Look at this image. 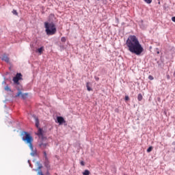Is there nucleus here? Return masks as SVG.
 I'll list each match as a JSON object with an SVG mask.
<instances>
[{
    "label": "nucleus",
    "instance_id": "obj_25",
    "mask_svg": "<svg viewBox=\"0 0 175 175\" xmlns=\"http://www.w3.org/2000/svg\"><path fill=\"white\" fill-rule=\"evenodd\" d=\"M167 80H170V75H167Z\"/></svg>",
    "mask_w": 175,
    "mask_h": 175
},
{
    "label": "nucleus",
    "instance_id": "obj_21",
    "mask_svg": "<svg viewBox=\"0 0 175 175\" xmlns=\"http://www.w3.org/2000/svg\"><path fill=\"white\" fill-rule=\"evenodd\" d=\"M148 79L149 80H154V77H152V75H149Z\"/></svg>",
    "mask_w": 175,
    "mask_h": 175
},
{
    "label": "nucleus",
    "instance_id": "obj_10",
    "mask_svg": "<svg viewBox=\"0 0 175 175\" xmlns=\"http://www.w3.org/2000/svg\"><path fill=\"white\" fill-rule=\"evenodd\" d=\"M38 53H39L40 55H42L43 51H44V46H41L38 49H37Z\"/></svg>",
    "mask_w": 175,
    "mask_h": 175
},
{
    "label": "nucleus",
    "instance_id": "obj_13",
    "mask_svg": "<svg viewBox=\"0 0 175 175\" xmlns=\"http://www.w3.org/2000/svg\"><path fill=\"white\" fill-rule=\"evenodd\" d=\"M32 151L33 152L31 153V157H36V155H37L36 150H35V151L32 150Z\"/></svg>",
    "mask_w": 175,
    "mask_h": 175
},
{
    "label": "nucleus",
    "instance_id": "obj_9",
    "mask_svg": "<svg viewBox=\"0 0 175 175\" xmlns=\"http://www.w3.org/2000/svg\"><path fill=\"white\" fill-rule=\"evenodd\" d=\"M2 61H5V62L9 63L10 59L6 55H3L2 57Z\"/></svg>",
    "mask_w": 175,
    "mask_h": 175
},
{
    "label": "nucleus",
    "instance_id": "obj_3",
    "mask_svg": "<svg viewBox=\"0 0 175 175\" xmlns=\"http://www.w3.org/2000/svg\"><path fill=\"white\" fill-rule=\"evenodd\" d=\"M44 27L46 35H55L57 33V27H55V24H54V23L45 22Z\"/></svg>",
    "mask_w": 175,
    "mask_h": 175
},
{
    "label": "nucleus",
    "instance_id": "obj_28",
    "mask_svg": "<svg viewBox=\"0 0 175 175\" xmlns=\"http://www.w3.org/2000/svg\"><path fill=\"white\" fill-rule=\"evenodd\" d=\"M96 80H97V81L99 80V78H96Z\"/></svg>",
    "mask_w": 175,
    "mask_h": 175
},
{
    "label": "nucleus",
    "instance_id": "obj_22",
    "mask_svg": "<svg viewBox=\"0 0 175 175\" xmlns=\"http://www.w3.org/2000/svg\"><path fill=\"white\" fill-rule=\"evenodd\" d=\"M38 175H43V173L42 172V170L38 171Z\"/></svg>",
    "mask_w": 175,
    "mask_h": 175
},
{
    "label": "nucleus",
    "instance_id": "obj_18",
    "mask_svg": "<svg viewBox=\"0 0 175 175\" xmlns=\"http://www.w3.org/2000/svg\"><path fill=\"white\" fill-rule=\"evenodd\" d=\"M5 91H11L10 88H9V86H8V85L5 87Z\"/></svg>",
    "mask_w": 175,
    "mask_h": 175
},
{
    "label": "nucleus",
    "instance_id": "obj_11",
    "mask_svg": "<svg viewBox=\"0 0 175 175\" xmlns=\"http://www.w3.org/2000/svg\"><path fill=\"white\" fill-rule=\"evenodd\" d=\"M137 100H139V102L143 100V95H142V94H139L137 96Z\"/></svg>",
    "mask_w": 175,
    "mask_h": 175
},
{
    "label": "nucleus",
    "instance_id": "obj_8",
    "mask_svg": "<svg viewBox=\"0 0 175 175\" xmlns=\"http://www.w3.org/2000/svg\"><path fill=\"white\" fill-rule=\"evenodd\" d=\"M39 146H40V148H42V150H44V149H46V147H48L49 144L41 143L39 144Z\"/></svg>",
    "mask_w": 175,
    "mask_h": 175
},
{
    "label": "nucleus",
    "instance_id": "obj_19",
    "mask_svg": "<svg viewBox=\"0 0 175 175\" xmlns=\"http://www.w3.org/2000/svg\"><path fill=\"white\" fill-rule=\"evenodd\" d=\"M12 13H13V14H15L16 16H17V14H18V13L17 12V11L15 10H14L12 11Z\"/></svg>",
    "mask_w": 175,
    "mask_h": 175
},
{
    "label": "nucleus",
    "instance_id": "obj_2",
    "mask_svg": "<svg viewBox=\"0 0 175 175\" xmlns=\"http://www.w3.org/2000/svg\"><path fill=\"white\" fill-rule=\"evenodd\" d=\"M22 140L26 143V144H29V147L31 151H33V138L29 133L26 131H23L21 133Z\"/></svg>",
    "mask_w": 175,
    "mask_h": 175
},
{
    "label": "nucleus",
    "instance_id": "obj_7",
    "mask_svg": "<svg viewBox=\"0 0 175 175\" xmlns=\"http://www.w3.org/2000/svg\"><path fill=\"white\" fill-rule=\"evenodd\" d=\"M57 122L60 124H64V122H65V120L61 116H58L57 118Z\"/></svg>",
    "mask_w": 175,
    "mask_h": 175
},
{
    "label": "nucleus",
    "instance_id": "obj_4",
    "mask_svg": "<svg viewBox=\"0 0 175 175\" xmlns=\"http://www.w3.org/2000/svg\"><path fill=\"white\" fill-rule=\"evenodd\" d=\"M34 118H35L36 126V128L38 129V131L36 135H38V137L40 139L44 140V139H46V138L43 135V129H42L40 127H39V119L36 117H35Z\"/></svg>",
    "mask_w": 175,
    "mask_h": 175
},
{
    "label": "nucleus",
    "instance_id": "obj_6",
    "mask_svg": "<svg viewBox=\"0 0 175 175\" xmlns=\"http://www.w3.org/2000/svg\"><path fill=\"white\" fill-rule=\"evenodd\" d=\"M15 96L16 98H18V96H21L22 99H27V98L28 97V94L27 93L23 94L21 91H19Z\"/></svg>",
    "mask_w": 175,
    "mask_h": 175
},
{
    "label": "nucleus",
    "instance_id": "obj_26",
    "mask_svg": "<svg viewBox=\"0 0 175 175\" xmlns=\"http://www.w3.org/2000/svg\"><path fill=\"white\" fill-rule=\"evenodd\" d=\"M81 166H84V165H85V164L84 163V161H81Z\"/></svg>",
    "mask_w": 175,
    "mask_h": 175
},
{
    "label": "nucleus",
    "instance_id": "obj_14",
    "mask_svg": "<svg viewBox=\"0 0 175 175\" xmlns=\"http://www.w3.org/2000/svg\"><path fill=\"white\" fill-rule=\"evenodd\" d=\"M83 175H90V171L88 170H85L83 172Z\"/></svg>",
    "mask_w": 175,
    "mask_h": 175
},
{
    "label": "nucleus",
    "instance_id": "obj_15",
    "mask_svg": "<svg viewBox=\"0 0 175 175\" xmlns=\"http://www.w3.org/2000/svg\"><path fill=\"white\" fill-rule=\"evenodd\" d=\"M154 148L152 146H150L148 149H147V152H151V151H152V149Z\"/></svg>",
    "mask_w": 175,
    "mask_h": 175
},
{
    "label": "nucleus",
    "instance_id": "obj_1",
    "mask_svg": "<svg viewBox=\"0 0 175 175\" xmlns=\"http://www.w3.org/2000/svg\"><path fill=\"white\" fill-rule=\"evenodd\" d=\"M126 46L128 47L129 51L132 54H135V55H141L142 53L144 51L143 46L136 36H129L126 41Z\"/></svg>",
    "mask_w": 175,
    "mask_h": 175
},
{
    "label": "nucleus",
    "instance_id": "obj_17",
    "mask_svg": "<svg viewBox=\"0 0 175 175\" xmlns=\"http://www.w3.org/2000/svg\"><path fill=\"white\" fill-rule=\"evenodd\" d=\"M43 154H44L45 159H47V153L46 152V151L43 152Z\"/></svg>",
    "mask_w": 175,
    "mask_h": 175
},
{
    "label": "nucleus",
    "instance_id": "obj_20",
    "mask_svg": "<svg viewBox=\"0 0 175 175\" xmlns=\"http://www.w3.org/2000/svg\"><path fill=\"white\" fill-rule=\"evenodd\" d=\"M146 3H151L152 2V0H144Z\"/></svg>",
    "mask_w": 175,
    "mask_h": 175
},
{
    "label": "nucleus",
    "instance_id": "obj_27",
    "mask_svg": "<svg viewBox=\"0 0 175 175\" xmlns=\"http://www.w3.org/2000/svg\"><path fill=\"white\" fill-rule=\"evenodd\" d=\"M40 169H42V165L38 166V170H40Z\"/></svg>",
    "mask_w": 175,
    "mask_h": 175
},
{
    "label": "nucleus",
    "instance_id": "obj_5",
    "mask_svg": "<svg viewBox=\"0 0 175 175\" xmlns=\"http://www.w3.org/2000/svg\"><path fill=\"white\" fill-rule=\"evenodd\" d=\"M12 80L14 84L18 85V84H20V82L18 81H20V80H23V75H21V73H17Z\"/></svg>",
    "mask_w": 175,
    "mask_h": 175
},
{
    "label": "nucleus",
    "instance_id": "obj_12",
    "mask_svg": "<svg viewBox=\"0 0 175 175\" xmlns=\"http://www.w3.org/2000/svg\"><path fill=\"white\" fill-rule=\"evenodd\" d=\"M90 83H86V87H87V90H88V91H92V88H91V87H90Z\"/></svg>",
    "mask_w": 175,
    "mask_h": 175
},
{
    "label": "nucleus",
    "instance_id": "obj_24",
    "mask_svg": "<svg viewBox=\"0 0 175 175\" xmlns=\"http://www.w3.org/2000/svg\"><path fill=\"white\" fill-rule=\"evenodd\" d=\"M172 21L174 23H175V16H173V17L172 18Z\"/></svg>",
    "mask_w": 175,
    "mask_h": 175
},
{
    "label": "nucleus",
    "instance_id": "obj_29",
    "mask_svg": "<svg viewBox=\"0 0 175 175\" xmlns=\"http://www.w3.org/2000/svg\"><path fill=\"white\" fill-rule=\"evenodd\" d=\"M157 54H159V51H157Z\"/></svg>",
    "mask_w": 175,
    "mask_h": 175
},
{
    "label": "nucleus",
    "instance_id": "obj_16",
    "mask_svg": "<svg viewBox=\"0 0 175 175\" xmlns=\"http://www.w3.org/2000/svg\"><path fill=\"white\" fill-rule=\"evenodd\" d=\"M61 42H63V43H65V42H66V38L62 37V38H61Z\"/></svg>",
    "mask_w": 175,
    "mask_h": 175
},
{
    "label": "nucleus",
    "instance_id": "obj_23",
    "mask_svg": "<svg viewBox=\"0 0 175 175\" xmlns=\"http://www.w3.org/2000/svg\"><path fill=\"white\" fill-rule=\"evenodd\" d=\"M124 99H125V100H129V96H126Z\"/></svg>",
    "mask_w": 175,
    "mask_h": 175
}]
</instances>
